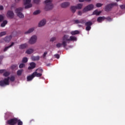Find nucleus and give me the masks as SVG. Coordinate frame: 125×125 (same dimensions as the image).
Instances as JSON below:
<instances>
[{
	"mask_svg": "<svg viewBox=\"0 0 125 125\" xmlns=\"http://www.w3.org/2000/svg\"><path fill=\"white\" fill-rule=\"evenodd\" d=\"M75 24H85L86 25V31H90L91 30V26H92V22L91 21H87L85 20L81 19L80 20H74Z\"/></svg>",
	"mask_w": 125,
	"mask_h": 125,
	"instance_id": "obj_1",
	"label": "nucleus"
},
{
	"mask_svg": "<svg viewBox=\"0 0 125 125\" xmlns=\"http://www.w3.org/2000/svg\"><path fill=\"white\" fill-rule=\"evenodd\" d=\"M23 125V122L17 118H12L7 121V124L9 125Z\"/></svg>",
	"mask_w": 125,
	"mask_h": 125,
	"instance_id": "obj_2",
	"label": "nucleus"
},
{
	"mask_svg": "<svg viewBox=\"0 0 125 125\" xmlns=\"http://www.w3.org/2000/svg\"><path fill=\"white\" fill-rule=\"evenodd\" d=\"M52 0H46L44 1V3L45 4V10L46 11L48 10H50L53 8V4H52Z\"/></svg>",
	"mask_w": 125,
	"mask_h": 125,
	"instance_id": "obj_3",
	"label": "nucleus"
},
{
	"mask_svg": "<svg viewBox=\"0 0 125 125\" xmlns=\"http://www.w3.org/2000/svg\"><path fill=\"white\" fill-rule=\"evenodd\" d=\"M114 6H118V3L113 2L107 4L105 6V11H106L107 12L111 11Z\"/></svg>",
	"mask_w": 125,
	"mask_h": 125,
	"instance_id": "obj_4",
	"label": "nucleus"
},
{
	"mask_svg": "<svg viewBox=\"0 0 125 125\" xmlns=\"http://www.w3.org/2000/svg\"><path fill=\"white\" fill-rule=\"evenodd\" d=\"M22 11H23V8L22 7L18 8L15 10V12L17 14V16L21 19L24 18V15L22 13Z\"/></svg>",
	"mask_w": 125,
	"mask_h": 125,
	"instance_id": "obj_5",
	"label": "nucleus"
},
{
	"mask_svg": "<svg viewBox=\"0 0 125 125\" xmlns=\"http://www.w3.org/2000/svg\"><path fill=\"white\" fill-rule=\"evenodd\" d=\"M9 85V77L4 79L3 80L0 81V86H5Z\"/></svg>",
	"mask_w": 125,
	"mask_h": 125,
	"instance_id": "obj_6",
	"label": "nucleus"
},
{
	"mask_svg": "<svg viewBox=\"0 0 125 125\" xmlns=\"http://www.w3.org/2000/svg\"><path fill=\"white\" fill-rule=\"evenodd\" d=\"M94 8V5L92 4H90L87 6L85 7L83 10V13L87 12V11H90V10H92V9Z\"/></svg>",
	"mask_w": 125,
	"mask_h": 125,
	"instance_id": "obj_7",
	"label": "nucleus"
},
{
	"mask_svg": "<svg viewBox=\"0 0 125 125\" xmlns=\"http://www.w3.org/2000/svg\"><path fill=\"white\" fill-rule=\"evenodd\" d=\"M37 39L38 38L37 37V36H33L29 40V43H30V44H34V43H36Z\"/></svg>",
	"mask_w": 125,
	"mask_h": 125,
	"instance_id": "obj_8",
	"label": "nucleus"
},
{
	"mask_svg": "<svg viewBox=\"0 0 125 125\" xmlns=\"http://www.w3.org/2000/svg\"><path fill=\"white\" fill-rule=\"evenodd\" d=\"M24 2V5L27 4V5L25 6V8L27 9V8H30L32 7V4L30 3L31 2V0H23Z\"/></svg>",
	"mask_w": 125,
	"mask_h": 125,
	"instance_id": "obj_9",
	"label": "nucleus"
},
{
	"mask_svg": "<svg viewBox=\"0 0 125 125\" xmlns=\"http://www.w3.org/2000/svg\"><path fill=\"white\" fill-rule=\"evenodd\" d=\"M7 17L10 19H13L14 18V13H13V11L11 10L8 11L7 13Z\"/></svg>",
	"mask_w": 125,
	"mask_h": 125,
	"instance_id": "obj_10",
	"label": "nucleus"
},
{
	"mask_svg": "<svg viewBox=\"0 0 125 125\" xmlns=\"http://www.w3.org/2000/svg\"><path fill=\"white\" fill-rule=\"evenodd\" d=\"M69 5H70V2H64L61 4V6L62 8H66Z\"/></svg>",
	"mask_w": 125,
	"mask_h": 125,
	"instance_id": "obj_11",
	"label": "nucleus"
},
{
	"mask_svg": "<svg viewBox=\"0 0 125 125\" xmlns=\"http://www.w3.org/2000/svg\"><path fill=\"white\" fill-rule=\"evenodd\" d=\"M30 66L28 67V70H33V69H35L36 68V63L34 62H32L30 63Z\"/></svg>",
	"mask_w": 125,
	"mask_h": 125,
	"instance_id": "obj_12",
	"label": "nucleus"
},
{
	"mask_svg": "<svg viewBox=\"0 0 125 125\" xmlns=\"http://www.w3.org/2000/svg\"><path fill=\"white\" fill-rule=\"evenodd\" d=\"M33 75L34 78H35V77H37V78H40V77H42V74L38 73V72H37L36 70L35 71V72L33 73Z\"/></svg>",
	"mask_w": 125,
	"mask_h": 125,
	"instance_id": "obj_13",
	"label": "nucleus"
},
{
	"mask_svg": "<svg viewBox=\"0 0 125 125\" xmlns=\"http://www.w3.org/2000/svg\"><path fill=\"white\" fill-rule=\"evenodd\" d=\"M46 23V21H45V20H42L39 22L38 26L39 27H42V26H44V25H45Z\"/></svg>",
	"mask_w": 125,
	"mask_h": 125,
	"instance_id": "obj_14",
	"label": "nucleus"
},
{
	"mask_svg": "<svg viewBox=\"0 0 125 125\" xmlns=\"http://www.w3.org/2000/svg\"><path fill=\"white\" fill-rule=\"evenodd\" d=\"M11 39H12V35H10L8 37H6L4 38V41L6 42H10Z\"/></svg>",
	"mask_w": 125,
	"mask_h": 125,
	"instance_id": "obj_15",
	"label": "nucleus"
},
{
	"mask_svg": "<svg viewBox=\"0 0 125 125\" xmlns=\"http://www.w3.org/2000/svg\"><path fill=\"white\" fill-rule=\"evenodd\" d=\"M31 59L32 61H39L40 60V56H32Z\"/></svg>",
	"mask_w": 125,
	"mask_h": 125,
	"instance_id": "obj_16",
	"label": "nucleus"
},
{
	"mask_svg": "<svg viewBox=\"0 0 125 125\" xmlns=\"http://www.w3.org/2000/svg\"><path fill=\"white\" fill-rule=\"evenodd\" d=\"M62 41H64L65 42H69V35H65L62 37Z\"/></svg>",
	"mask_w": 125,
	"mask_h": 125,
	"instance_id": "obj_17",
	"label": "nucleus"
},
{
	"mask_svg": "<svg viewBox=\"0 0 125 125\" xmlns=\"http://www.w3.org/2000/svg\"><path fill=\"white\" fill-rule=\"evenodd\" d=\"M34 78L35 77L34 76V75H33V73H32V75L27 76V82H30L32 81V80H33V79H34Z\"/></svg>",
	"mask_w": 125,
	"mask_h": 125,
	"instance_id": "obj_18",
	"label": "nucleus"
},
{
	"mask_svg": "<svg viewBox=\"0 0 125 125\" xmlns=\"http://www.w3.org/2000/svg\"><path fill=\"white\" fill-rule=\"evenodd\" d=\"M77 9L76 6H71L70 7V10H71L72 13H75Z\"/></svg>",
	"mask_w": 125,
	"mask_h": 125,
	"instance_id": "obj_19",
	"label": "nucleus"
},
{
	"mask_svg": "<svg viewBox=\"0 0 125 125\" xmlns=\"http://www.w3.org/2000/svg\"><path fill=\"white\" fill-rule=\"evenodd\" d=\"M101 12H102L101 11H99L98 12V10H96L93 12L92 15H96L97 16H98L99 15H100Z\"/></svg>",
	"mask_w": 125,
	"mask_h": 125,
	"instance_id": "obj_20",
	"label": "nucleus"
},
{
	"mask_svg": "<svg viewBox=\"0 0 125 125\" xmlns=\"http://www.w3.org/2000/svg\"><path fill=\"white\" fill-rule=\"evenodd\" d=\"M77 42V37L75 36H70L69 38V42Z\"/></svg>",
	"mask_w": 125,
	"mask_h": 125,
	"instance_id": "obj_21",
	"label": "nucleus"
},
{
	"mask_svg": "<svg viewBox=\"0 0 125 125\" xmlns=\"http://www.w3.org/2000/svg\"><path fill=\"white\" fill-rule=\"evenodd\" d=\"M27 46L28 45H27V44L26 43L22 44L20 45L19 48L20 49H24L26 48V47H27Z\"/></svg>",
	"mask_w": 125,
	"mask_h": 125,
	"instance_id": "obj_22",
	"label": "nucleus"
},
{
	"mask_svg": "<svg viewBox=\"0 0 125 125\" xmlns=\"http://www.w3.org/2000/svg\"><path fill=\"white\" fill-rule=\"evenodd\" d=\"M13 45H14V42H12L11 45H10L9 46H7L6 47L4 50H3V51L4 52H5V51H7V49H8V48H10V47H11V46H13Z\"/></svg>",
	"mask_w": 125,
	"mask_h": 125,
	"instance_id": "obj_23",
	"label": "nucleus"
},
{
	"mask_svg": "<svg viewBox=\"0 0 125 125\" xmlns=\"http://www.w3.org/2000/svg\"><path fill=\"white\" fill-rule=\"evenodd\" d=\"M71 35H72V36H74L75 35H78V34H80V31L78 30H75L73 31H71L70 32Z\"/></svg>",
	"mask_w": 125,
	"mask_h": 125,
	"instance_id": "obj_24",
	"label": "nucleus"
},
{
	"mask_svg": "<svg viewBox=\"0 0 125 125\" xmlns=\"http://www.w3.org/2000/svg\"><path fill=\"white\" fill-rule=\"evenodd\" d=\"M34 52V49H28L26 51V53L27 54H32Z\"/></svg>",
	"mask_w": 125,
	"mask_h": 125,
	"instance_id": "obj_25",
	"label": "nucleus"
},
{
	"mask_svg": "<svg viewBox=\"0 0 125 125\" xmlns=\"http://www.w3.org/2000/svg\"><path fill=\"white\" fill-rule=\"evenodd\" d=\"M83 4H82V3H79V4H77V6H76V8L77 9H82V8H83Z\"/></svg>",
	"mask_w": 125,
	"mask_h": 125,
	"instance_id": "obj_26",
	"label": "nucleus"
},
{
	"mask_svg": "<svg viewBox=\"0 0 125 125\" xmlns=\"http://www.w3.org/2000/svg\"><path fill=\"white\" fill-rule=\"evenodd\" d=\"M34 30H35V28H31L29 29L27 31L25 32L24 34H30V33H32V32H33Z\"/></svg>",
	"mask_w": 125,
	"mask_h": 125,
	"instance_id": "obj_27",
	"label": "nucleus"
},
{
	"mask_svg": "<svg viewBox=\"0 0 125 125\" xmlns=\"http://www.w3.org/2000/svg\"><path fill=\"white\" fill-rule=\"evenodd\" d=\"M22 73H23V69H20L18 70L17 74L18 76H20L22 75Z\"/></svg>",
	"mask_w": 125,
	"mask_h": 125,
	"instance_id": "obj_28",
	"label": "nucleus"
},
{
	"mask_svg": "<svg viewBox=\"0 0 125 125\" xmlns=\"http://www.w3.org/2000/svg\"><path fill=\"white\" fill-rule=\"evenodd\" d=\"M10 75V73H9V72L8 71H6V70L4 72L3 76H4V77H8V76H9Z\"/></svg>",
	"mask_w": 125,
	"mask_h": 125,
	"instance_id": "obj_29",
	"label": "nucleus"
},
{
	"mask_svg": "<svg viewBox=\"0 0 125 125\" xmlns=\"http://www.w3.org/2000/svg\"><path fill=\"white\" fill-rule=\"evenodd\" d=\"M104 17H99L97 19L98 22H102V20H104Z\"/></svg>",
	"mask_w": 125,
	"mask_h": 125,
	"instance_id": "obj_30",
	"label": "nucleus"
},
{
	"mask_svg": "<svg viewBox=\"0 0 125 125\" xmlns=\"http://www.w3.org/2000/svg\"><path fill=\"white\" fill-rule=\"evenodd\" d=\"M6 24H7V21H4L2 23H1V27H5Z\"/></svg>",
	"mask_w": 125,
	"mask_h": 125,
	"instance_id": "obj_31",
	"label": "nucleus"
},
{
	"mask_svg": "<svg viewBox=\"0 0 125 125\" xmlns=\"http://www.w3.org/2000/svg\"><path fill=\"white\" fill-rule=\"evenodd\" d=\"M63 47H66L67 46V41H62V43Z\"/></svg>",
	"mask_w": 125,
	"mask_h": 125,
	"instance_id": "obj_32",
	"label": "nucleus"
},
{
	"mask_svg": "<svg viewBox=\"0 0 125 125\" xmlns=\"http://www.w3.org/2000/svg\"><path fill=\"white\" fill-rule=\"evenodd\" d=\"M40 13H41V11L40 10H38L33 12V15H38V14H40Z\"/></svg>",
	"mask_w": 125,
	"mask_h": 125,
	"instance_id": "obj_33",
	"label": "nucleus"
},
{
	"mask_svg": "<svg viewBox=\"0 0 125 125\" xmlns=\"http://www.w3.org/2000/svg\"><path fill=\"white\" fill-rule=\"evenodd\" d=\"M28 62V58L25 57L22 59V63H27Z\"/></svg>",
	"mask_w": 125,
	"mask_h": 125,
	"instance_id": "obj_34",
	"label": "nucleus"
},
{
	"mask_svg": "<svg viewBox=\"0 0 125 125\" xmlns=\"http://www.w3.org/2000/svg\"><path fill=\"white\" fill-rule=\"evenodd\" d=\"M4 20V16L0 15V22H2L3 20Z\"/></svg>",
	"mask_w": 125,
	"mask_h": 125,
	"instance_id": "obj_35",
	"label": "nucleus"
},
{
	"mask_svg": "<svg viewBox=\"0 0 125 125\" xmlns=\"http://www.w3.org/2000/svg\"><path fill=\"white\" fill-rule=\"evenodd\" d=\"M9 80L11 82H14L15 81V77L14 76L9 77Z\"/></svg>",
	"mask_w": 125,
	"mask_h": 125,
	"instance_id": "obj_36",
	"label": "nucleus"
},
{
	"mask_svg": "<svg viewBox=\"0 0 125 125\" xmlns=\"http://www.w3.org/2000/svg\"><path fill=\"white\" fill-rule=\"evenodd\" d=\"M6 35V32H1L0 33V37H2V36H5Z\"/></svg>",
	"mask_w": 125,
	"mask_h": 125,
	"instance_id": "obj_37",
	"label": "nucleus"
},
{
	"mask_svg": "<svg viewBox=\"0 0 125 125\" xmlns=\"http://www.w3.org/2000/svg\"><path fill=\"white\" fill-rule=\"evenodd\" d=\"M103 5V4L101 3H97L96 5V7H101Z\"/></svg>",
	"mask_w": 125,
	"mask_h": 125,
	"instance_id": "obj_38",
	"label": "nucleus"
},
{
	"mask_svg": "<svg viewBox=\"0 0 125 125\" xmlns=\"http://www.w3.org/2000/svg\"><path fill=\"white\" fill-rule=\"evenodd\" d=\"M17 64H13L11 66V69L14 70V69H16V67H17Z\"/></svg>",
	"mask_w": 125,
	"mask_h": 125,
	"instance_id": "obj_39",
	"label": "nucleus"
},
{
	"mask_svg": "<svg viewBox=\"0 0 125 125\" xmlns=\"http://www.w3.org/2000/svg\"><path fill=\"white\" fill-rule=\"evenodd\" d=\"M33 1L34 3H36V4H39V3L41 2V0H34Z\"/></svg>",
	"mask_w": 125,
	"mask_h": 125,
	"instance_id": "obj_40",
	"label": "nucleus"
},
{
	"mask_svg": "<svg viewBox=\"0 0 125 125\" xmlns=\"http://www.w3.org/2000/svg\"><path fill=\"white\" fill-rule=\"evenodd\" d=\"M61 46H62V43H58L56 44V47L58 48H59L60 47H61Z\"/></svg>",
	"mask_w": 125,
	"mask_h": 125,
	"instance_id": "obj_41",
	"label": "nucleus"
},
{
	"mask_svg": "<svg viewBox=\"0 0 125 125\" xmlns=\"http://www.w3.org/2000/svg\"><path fill=\"white\" fill-rule=\"evenodd\" d=\"M25 66V64L24 63H21L19 65V68L20 69H22V68H23V67Z\"/></svg>",
	"mask_w": 125,
	"mask_h": 125,
	"instance_id": "obj_42",
	"label": "nucleus"
},
{
	"mask_svg": "<svg viewBox=\"0 0 125 125\" xmlns=\"http://www.w3.org/2000/svg\"><path fill=\"white\" fill-rule=\"evenodd\" d=\"M36 71H39L40 73L41 74H42V72H43V70L42 68H38V69H36Z\"/></svg>",
	"mask_w": 125,
	"mask_h": 125,
	"instance_id": "obj_43",
	"label": "nucleus"
},
{
	"mask_svg": "<svg viewBox=\"0 0 125 125\" xmlns=\"http://www.w3.org/2000/svg\"><path fill=\"white\" fill-rule=\"evenodd\" d=\"M56 40V38L55 37H52V38H51L50 39V42H54V41Z\"/></svg>",
	"mask_w": 125,
	"mask_h": 125,
	"instance_id": "obj_44",
	"label": "nucleus"
},
{
	"mask_svg": "<svg viewBox=\"0 0 125 125\" xmlns=\"http://www.w3.org/2000/svg\"><path fill=\"white\" fill-rule=\"evenodd\" d=\"M120 7L121 8V9H125V5H121L120 6Z\"/></svg>",
	"mask_w": 125,
	"mask_h": 125,
	"instance_id": "obj_45",
	"label": "nucleus"
},
{
	"mask_svg": "<svg viewBox=\"0 0 125 125\" xmlns=\"http://www.w3.org/2000/svg\"><path fill=\"white\" fill-rule=\"evenodd\" d=\"M55 57H56V58H57V59H59V58H60V56L59 55V54H56L55 55Z\"/></svg>",
	"mask_w": 125,
	"mask_h": 125,
	"instance_id": "obj_46",
	"label": "nucleus"
},
{
	"mask_svg": "<svg viewBox=\"0 0 125 125\" xmlns=\"http://www.w3.org/2000/svg\"><path fill=\"white\" fill-rule=\"evenodd\" d=\"M5 69H1L0 70V74H2L5 72Z\"/></svg>",
	"mask_w": 125,
	"mask_h": 125,
	"instance_id": "obj_47",
	"label": "nucleus"
},
{
	"mask_svg": "<svg viewBox=\"0 0 125 125\" xmlns=\"http://www.w3.org/2000/svg\"><path fill=\"white\" fill-rule=\"evenodd\" d=\"M47 55V52H45L43 55V58H45V56Z\"/></svg>",
	"mask_w": 125,
	"mask_h": 125,
	"instance_id": "obj_48",
	"label": "nucleus"
},
{
	"mask_svg": "<svg viewBox=\"0 0 125 125\" xmlns=\"http://www.w3.org/2000/svg\"><path fill=\"white\" fill-rule=\"evenodd\" d=\"M106 20L108 21H112V19H111V18H110V17L106 18Z\"/></svg>",
	"mask_w": 125,
	"mask_h": 125,
	"instance_id": "obj_49",
	"label": "nucleus"
},
{
	"mask_svg": "<svg viewBox=\"0 0 125 125\" xmlns=\"http://www.w3.org/2000/svg\"><path fill=\"white\" fill-rule=\"evenodd\" d=\"M82 14H83V13H82V11H79L78 12V15H82Z\"/></svg>",
	"mask_w": 125,
	"mask_h": 125,
	"instance_id": "obj_50",
	"label": "nucleus"
},
{
	"mask_svg": "<svg viewBox=\"0 0 125 125\" xmlns=\"http://www.w3.org/2000/svg\"><path fill=\"white\" fill-rule=\"evenodd\" d=\"M0 10H3V6H0Z\"/></svg>",
	"mask_w": 125,
	"mask_h": 125,
	"instance_id": "obj_51",
	"label": "nucleus"
},
{
	"mask_svg": "<svg viewBox=\"0 0 125 125\" xmlns=\"http://www.w3.org/2000/svg\"><path fill=\"white\" fill-rule=\"evenodd\" d=\"M3 59V56H0V60H2Z\"/></svg>",
	"mask_w": 125,
	"mask_h": 125,
	"instance_id": "obj_52",
	"label": "nucleus"
},
{
	"mask_svg": "<svg viewBox=\"0 0 125 125\" xmlns=\"http://www.w3.org/2000/svg\"><path fill=\"white\" fill-rule=\"evenodd\" d=\"M80 2H83L84 1V0H79Z\"/></svg>",
	"mask_w": 125,
	"mask_h": 125,
	"instance_id": "obj_53",
	"label": "nucleus"
},
{
	"mask_svg": "<svg viewBox=\"0 0 125 125\" xmlns=\"http://www.w3.org/2000/svg\"><path fill=\"white\" fill-rule=\"evenodd\" d=\"M19 1H20V0H15V2L17 3L19 2Z\"/></svg>",
	"mask_w": 125,
	"mask_h": 125,
	"instance_id": "obj_54",
	"label": "nucleus"
},
{
	"mask_svg": "<svg viewBox=\"0 0 125 125\" xmlns=\"http://www.w3.org/2000/svg\"><path fill=\"white\" fill-rule=\"evenodd\" d=\"M8 115H10L11 116L12 115V113L8 112Z\"/></svg>",
	"mask_w": 125,
	"mask_h": 125,
	"instance_id": "obj_55",
	"label": "nucleus"
},
{
	"mask_svg": "<svg viewBox=\"0 0 125 125\" xmlns=\"http://www.w3.org/2000/svg\"><path fill=\"white\" fill-rule=\"evenodd\" d=\"M91 0H85V1H91Z\"/></svg>",
	"mask_w": 125,
	"mask_h": 125,
	"instance_id": "obj_56",
	"label": "nucleus"
},
{
	"mask_svg": "<svg viewBox=\"0 0 125 125\" xmlns=\"http://www.w3.org/2000/svg\"><path fill=\"white\" fill-rule=\"evenodd\" d=\"M121 0H116V1H120Z\"/></svg>",
	"mask_w": 125,
	"mask_h": 125,
	"instance_id": "obj_57",
	"label": "nucleus"
},
{
	"mask_svg": "<svg viewBox=\"0 0 125 125\" xmlns=\"http://www.w3.org/2000/svg\"><path fill=\"white\" fill-rule=\"evenodd\" d=\"M32 122H34V120H32L30 121L31 123H32Z\"/></svg>",
	"mask_w": 125,
	"mask_h": 125,
	"instance_id": "obj_58",
	"label": "nucleus"
}]
</instances>
